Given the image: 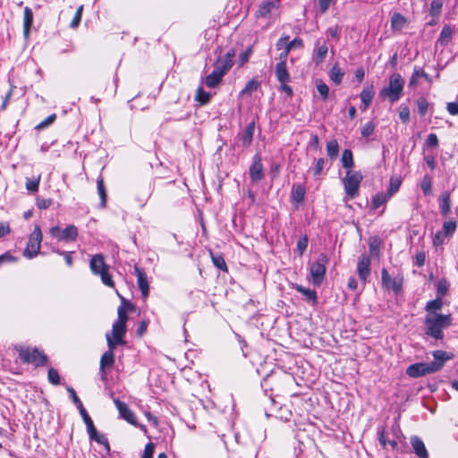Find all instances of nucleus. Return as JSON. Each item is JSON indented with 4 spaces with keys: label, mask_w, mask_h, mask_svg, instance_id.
<instances>
[{
    "label": "nucleus",
    "mask_w": 458,
    "mask_h": 458,
    "mask_svg": "<svg viewBox=\"0 0 458 458\" xmlns=\"http://www.w3.org/2000/svg\"><path fill=\"white\" fill-rule=\"evenodd\" d=\"M424 323L427 335L433 337L435 340H442L444 338L443 329L452 324V318L449 314L434 313L427 315Z\"/></svg>",
    "instance_id": "1"
},
{
    "label": "nucleus",
    "mask_w": 458,
    "mask_h": 458,
    "mask_svg": "<svg viewBox=\"0 0 458 458\" xmlns=\"http://www.w3.org/2000/svg\"><path fill=\"white\" fill-rule=\"evenodd\" d=\"M404 79L400 73L394 72L389 77L388 86L381 89L379 97L387 98L390 103L397 102L403 96Z\"/></svg>",
    "instance_id": "2"
},
{
    "label": "nucleus",
    "mask_w": 458,
    "mask_h": 458,
    "mask_svg": "<svg viewBox=\"0 0 458 458\" xmlns=\"http://www.w3.org/2000/svg\"><path fill=\"white\" fill-rule=\"evenodd\" d=\"M363 180V175L360 171L348 170L345 177L343 179L345 197L344 200L353 199L359 194L360 185Z\"/></svg>",
    "instance_id": "3"
},
{
    "label": "nucleus",
    "mask_w": 458,
    "mask_h": 458,
    "mask_svg": "<svg viewBox=\"0 0 458 458\" xmlns=\"http://www.w3.org/2000/svg\"><path fill=\"white\" fill-rule=\"evenodd\" d=\"M15 350L19 352V356L24 363H31L36 367H39L46 365L47 362V355L38 348L16 346Z\"/></svg>",
    "instance_id": "4"
},
{
    "label": "nucleus",
    "mask_w": 458,
    "mask_h": 458,
    "mask_svg": "<svg viewBox=\"0 0 458 458\" xmlns=\"http://www.w3.org/2000/svg\"><path fill=\"white\" fill-rule=\"evenodd\" d=\"M328 262V259L327 255L320 254L317 260L313 261L310 266V281L315 286H319L326 275L327 271V264Z\"/></svg>",
    "instance_id": "5"
},
{
    "label": "nucleus",
    "mask_w": 458,
    "mask_h": 458,
    "mask_svg": "<svg viewBox=\"0 0 458 458\" xmlns=\"http://www.w3.org/2000/svg\"><path fill=\"white\" fill-rule=\"evenodd\" d=\"M42 242V232L39 225H36L32 233L29 236L27 246L23 251V255L28 259L36 257L40 250Z\"/></svg>",
    "instance_id": "6"
},
{
    "label": "nucleus",
    "mask_w": 458,
    "mask_h": 458,
    "mask_svg": "<svg viewBox=\"0 0 458 458\" xmlns=\"http://www.w3.org/2000/svg\"><path fill=\"white\" fill-rule=\"evenodd\" d=\"M80 413L83 419L84 423L86 424L89 438L91 440L96 441L97 443H98L100 445H105L107 448V450H109V443H108L107 438L106 437L105 435L99 434L98 432V430L95 428L94 423H93L91 418L89 417V413L87 412L86 409L81 411Z\"/></svg>",
    "instance_id": "7"
},
{
    "label": "nucleus",
    "mask_w": 458,
    "mask_h": 458,
    "mask_svg": "<svg viewBox=\"0 0 458 458\" xmlns=\"http://www.w3.org/2000/svg\"><path fill=\"white\" fill-rule=\"evenodd\" d=\"M49 233L58 241L74 242L78 237V229L73 225H67L64 230H61L59 226H53L50 228Z\"/></svg>",
    "instance_id": "8"
},
{
    "label": "nucleus",
    "mask_w": 458,
    "mask_h": 458,
    "mask_svg": "<svg viewBox=\"0 0 458 458\" xmlns=\"http://www.w3.org/2000/svg\"><path fill=\"white\" fill-rule=\"evenodd\" d=\"M382 286L387 291H393L395 294H398L403 289V277L400 275L394 278L388 274L386 268L381 271Z\"/></svg>",
    "instance_id": "9"
},
{
    "label": "nucleus",
    "mask_w": 458,
    "mask_h": 458,
    "mask_svg": "<svg viewBox=\"0 0 458 458\" xmlns=\"http://www.w3.org/2000/svg\"><path fill=\"white\" fill-rule=\"evenodd\" d=\"M108 351L103 353L99 363V373L100 378L103 382L107 379L106 369L111 368L114 363V350L116 348L113 343L108 339Z\"/></svg>",
    "instance_id": "10"
},
{
    "label": "nucleus",
    "mask_w": 458,
    "mask_h": 458,
    "mask_svg": "<svg viewBox=\"0 0 458 458\" xmlns=\"http://www.w3.org/2000/svg\"><path fill=\"white\" fill-rule=\"evenodd\" d=\"M249 174L252 183H258L264 178L265 172L262 164L261 155L259 153H256L253 156L252 163L249 168Z\"/></svg>",
    "instance_id": "11"
},
{
    "label": "nucleus",
    "mask_w": 458,
    "mask_h": 458,
    "mask_svg": "<svg viewBox=\"0 0 458 458\" xmlns=\"http://www.w3.org/2000/svg\"><path fill=\"white\" fill-rule=\"evenodd\" d=\"M127 331L126 325L119 324L114 322L112 327V333H107L106 335V342L108 343V339L113 343L114 347L117 345L125 344V341L123 340V336L125 335Z\"/></svg>",
    "instance_id": "12"
},
{
    "label": "nucleus",
    "mask_w": 458,
    "mask_h": 458,
    "mask_svg": "<svg viewBox=\"0 0 458 458\" xmlns=\"http://www.w3.org/2000/svg\"><path fill=\"white\" fill-rule=\"evenodd\" d=\"M434 373L429 362H418L410 365L406 369V374L413 378Z\"/></svg>",
    "instance_id": "13"
},
{
    "label": "nucleus",
    "mask_w": 458,
    "mask_h": 458,
    "mask_svg": "<svg viewBox=\"0 0 458 458\" xmlns=\"http://www.w3.org/2000/svg\"><path fill=\"white\" fill-rule=\"evenodd\" d=\"M114 403L115 404V407L117 408V410L119 411V415L122 419H123L128 423H130L135 427L139 426L137 423V419H136L135 414L133 413L132 411H131L129 409L128 405L125 403L120 401L117 398L114 399Z\"/></svg>",
    "instance_id": "14"
},
{
    "label": "nucleus",
    "mask_w": 458,
    "mask_h": 458,
    "mask_svg": "<svg viewBox=\"0 0 458 458\" xmlns=\"http://www.w3.org/2000/svg\"><path fill=\"white\" fill-rule=\"evenodd\" d=\"M432 355L434 357V360L430 361L429 364L434 372L439 371L447 360L454 358L453 353H449L441 350L434 351Z\"/></svg>",
    "instance_id": "15"
},
{
    "label": "nucleus",
    "mask_w": 458,
    "mask_h": 458,
    "mask_svg": "<svg viewBox=\"0 0 458 458\" xmlns=\"http://www.w3.org/2000/svg\"><path fill=\"white\" fill-rule=\"evenodd\" d=\"M370 264L371 260L368 256L363 255L359 259L357 272L359 278L362 281L363 285H365L368 278L370 276Z\"/></svg>",
    "instance_id": "16"
},
{
    "label": "nucleus",
    "mask_w": 458,
    "mask_h": 458,
    "mask_svg": "<svg viewBox=\"0 0 458 458\" xmlns=\"http://www.w3.org/2000/svg\"><path fill=\"white\" fill-rule=\"evenodd\" d=\"M225 64L223 66L224 68L223 69L216 68L210 74H208L206 77L205 82L208 87L215 88L216 85H218L220 83L222 77L225 74V69L226 68V65H227V59L229 58V53L225 55Z\"/></svg>",
    "instance_id": "17"
},
{
    "label": "nucleus",
    "mask_w": 458,
    "mask_h": 458,
    "mask_svg": "<svg viewBox=\"0 0 458 458\" xmlns=\"http://www.w3.org/2000/svg\"><path fill=\"white\" fill-rule=\"evenodd\" d=\"M134 273L137 276L138 287L140 290L143 298H147L149 293V286L147 275L144 269L140 268L137 265L134 266Z\"/></svg>",
    "instance_id": "18"
},
{
    "label": "nucleus",
    "mask_w": 458,
    "mask_h": 458,
    "mask_svg": "<svg viewBox=\"0 0 458 458\" xmlns=\"http://www.w3.org/2000/svg\"><path fill=\"white\" fill-rule=\"evenodd\" d=\"M89 267L91 272L97 276L104 270H108V266L105 263L102 254H96L91 258Z\"/></svg>",
    "instance_id": "19"
},
{
    "label": "nucleus",
    "mask_w": 458,
    "mask_h": 458,
    "mask_svg": "<svg viewBox=\"0 0 458 458\" xmlns=\"http://www.w3.org/2000/svg\"><path fill=\"white\" fill-rule=\"evenodd\" d=\"M306 194V189L304 184H293L292 191H291V201L295 206L298 207L301 203L304 201Z\"/></svg>",
    "instance_id": "20"
},
{
    "label": "nucleus",
    "mask_w": 458,
    "mask_h": 458,
    "mask_svg": "<svg viewBox=\"0 0 458 458\" xmlns=\"http://www.w3.org/2000/svg\"><path fill=\"white\" fill-rule=\"evenodd\" d=\"M293 288L297 292L301 293L304 297V300L311 304L312 306L317 305L318 303V295L315 290H311L310 288H305L304 286L295 284L293 285Z\"/></svg>",
    "instance_id": "21"
},
{
    "label": "nucleus",
    "mask_w": 458,
    "mask_h": 458,
    "mask_svg": "<svg viewBox=\"0 0 458 458\" xmlns=\"http://www.w3.org/2000/svg\"><path fill=\"white\" fill-rule=\"evenodd\" d=\"M255 131V123H250L246 128L238 135V140L242 142L243 147H248L251 144L253 134Z\"/></svg>",
    "instance_id": "22"
},
{
    "label": "nucleus",
    "mask_w": 458,
    "mask_h": 458,
    "mask_svg": "<svg viewBox=\"0 0 458 458\" xmlns=\"http://www.w3.org/2000/svg\"><path fill=\"white\" fill-rule=\"evenodd\" d=\"M301 47H303V40L301 38H293L292 41H289L287 43V45H285V47H284V51H282L279 54L278 60L279 61L286 62L287 58H288L289 53L293 48H301Z\"/></svg>",
    "instance_id": "23"
},
{
    "label": "nucleus",
    "mask_w": 458,
    "mask_h": 458,
    "mask_svg": "<svg viewBox=\"0 0 458 458\" xmlns=\"http://www.w3.org/2000/svg\"><path fill=\"white\" fill-rule=\"evenodd\" d=\"M411 445L412 446V449L415 453V454L419 458H428V453L426 449V446L423 443V441L419 437H411Z\"/></svg>",
    "instance_id": "24"
},
{
    "label": "nucleus",
    "mask_w": 458,
    "mask_h": 458,
    "mask_svg": "<svg viewBox=\"0 0 458 458\" xmlns=\"http://www.w3.org/2000/svg\"><path fill=\"white\" fill-rule=\"evenodd\" d=\"M419 78L420 79L423 78L428 82L431 81L429 75L427 72H425L422 68H420L419 66H415L413 69V72L409 81V87L415 88L419 83V81H418Z\"/></svg>",
    "instance_id": "25"
},
{
    "label": "nucleus",
    "mask_w": 458,
    "mask_h": 458,
    "mask_svg": "<svg viewBox=\"0 0 458 458\" xmlns=\"http://www.w3.org/2000/svg\"><path fill=\"white\" fill-rule=\"evenodd\" d=\"M316 47H317L314 50V54H313V60H314L315 64L318 65V64H322L324 62V60L326 59V56L328 52V47L326 42L319 45L318 41L316 42Z\"/></svg>",
    "instance_id": "26"
},
{
    "label": "nucleus",
    "mask_w": 458,
    "mask_h": 458,
    "mask_svg": "<svg viewBox=\"0 0 458 458\" xmlns=\"http://www.w3.org/2000/svg\"><path fill=\"white\" fill-rule=\"evenodd\" d=\"M408 25L406 18L399 13H395L391 17V29L393 31H402Z\"/></svg>",
    "instance_id": "27"
},
{
    "label": "nucleus",
    "mask_w": 458,
    "mask_h": 458,
    "mask_svg": "<svg viewBox=\"0 0 458 458\" xmlns=\"http://www.w3.org/2000/svg\"><path fill=\"white\" fill-rule=\"evenodd\" d=\"M375 91L374 87L372 85L365 87L361 92H360V100H361V108L363 110H366L370 103L372 102V99L374 98Z\"/></svg>",
    "instance_id": "28"
},
{
    "label": "nucleus",
    "mask_w": 458,
    "mask_h": 458,
    "mask_svg": "<svg viewBox=\"0 0 458 458\" xmlns=\"http://www.w3.org/2000/svg\"><path fill=\"white\" fill-rule=\"evenodd\" d=\"M439 209L443 216H448L451 213V199L450 192L444 191L439 199Z\"/></svg>",
    "instance_id": "29"
},
{
    "label": "nucleus",
    "mask_w": 458,
    "mask_h": 458,
    "mask_svg": "<svg viewBox=\"0 0 458 458\" xmlns=\"http://www.w3.org/2000/svg\"><path fill=\"white\" fill-rule=\"evenodd\" d=\"M275 73L279 82L290 81V74L286 69V62L279 61L276 65Z\"/></svg>",
    "instance_id": "30"
},
{
    "label": "nucleus",
    "mask_w": 458,
    "mask_h": 458,
    "mask_svg": "<svg viewBox=\"0 0 458 458\" xmlns=\"http://www.w3.org/2000/svg\"><path fill=\"white\" fill-rule=\"evenodd\" d=\"M33 23V12L31 8L26 6L23 13V34L25 38L30 35V29Z\"/></svg>",
    "instance_id": "31"
},
{
    "label": "nucleus",
    "mask_w": 458,
    "mask_h": 458,
    "mask_svg": "<svg viewBox=\"0 0 458 458\" xmlns=\"http://www.w3.org/2000/svg\"><path fill=\"white\" fill-rule=\"evenodd\" d=\"M329 78L335 84L339 85L344 76V72L340 68L338 64H335L329 71Z\"/></svg>",
    "instance_id": "32"
},
{
    "label": "nucleus",
    "mask_w": 458,
    "mask_h": 458,
    "mask_svg": "<svg viewBox=\"0 0 458 458\" xmlns=\"http://www.w3.org/2000/svg\"><path fill=\"white\" fill-rule=\"evenodd\" d=\"M391 198L386 192H378L371 199V208L377 209L386 205Z\"/></svg>",
    "instance_id": "33"
},
{
    "label": "nucleus",
    "mask_w": 458,
    "mask_h": 458,
    "mask_svg": "<svg viewBox=\"0 0 458 458\" xmlns=\"http://www.w3.org/2000/svg\"><path fill=\"white\" fill-rule=\"evenodd\" d=\"M443 307V300L442 297L437 296L436 299L429 301L427 302L425 306V310L428 313V315H432L437 313V310H440Z\"/></svg>",
    "instance_id": "34"
},
{
    "label": "nucleus",
    "mask_w": 458,
    "mask_h": 458,
    "mask_svg": "<svg viewBox=\"0 0 458 458\" xmlns=\"http://www.w3.org/2000/svg\"><path fill=\"white\" fill-rule=\"evenodd\" d=\"M453 35V29L450 25H445L441 30L440 37L438 38V43L445 47L448 42L451 40Z\"/></svg>",
    "instance_id": "35"
},
{
    "label": "nucleus",
    "mask_w": 458,
    "mask_h": 458,
    "mask_svg": "<svg viewBox=\"0 0 458 458\" xmlns=\"http://www.w3.org/2000/svg\"><path fill=\"white\" fill-rule=\"evenodd\" d=\"M210 256L215 267L225 272H227V265L225 263L224 257L220 253H215L210 250Z\"/></svg>",
    "instance_id": "36"
},
{
    "label": "nucleus",
    "mask_w": 458,
    "mask_h": 458,
    "mask_svg": "<svg viewBox=\"0 0 458 458\" xmlns=\"http://www.w3.org/2000/svg\"><path fill=\"white\" fill-rule=\"evenodd\" d=\"M327 154L332 160L335 159L339 154V145L336 140H331L327 143Z\"/></svg>",
    "instance_id": "37"
},
{
    "label": "nucleus",
    "mask_w": 458,
    "mask_h": 458,
    "mask_svg": "<svg viewBox=\"0 0 458 458\" xmlns=\"http://www.w3.org/2000/svg\"><path fill=\"white\" fill-rule=\"evenodd\" d=\"M344 168L350 170L354 165L352 152L350 149H344L341 158Z\"/></svg>",
    "instance_id": "38"
},
{
    "label": "nucleus",
    "mask_w": 458,
    "mask_h": 458,
    "mask_svg": "<svg viewBox=\"0 0 458 458\" xmlns=\"http://www.w3.org/2000/svg\"><path fill=\"white\" fill-rule=\"evenodd\" d=\"M420 189L425 196L432 194V178L428 174H425L420 182Z\"/></svg>",
    "instance_id": "39"
},
{
    "label": "nucleus",
    "mask_w": 458,
    "mask_h": 458,
    "mask_svg": "<svg viewBox=\"0 0 458 458\" xmlns=\"http://www.w3.org/2000/svg\"><path fill=\"white\" fill-rule=\"evenodd\" d=\"M275 8V4L270 1L263 2L257 12L258 17H266Z\"/></svg>",
    "instance_id": "40"
},
{
    "label": "nucleus",
    "mask_w": 458,
    "mask_h": 458,
    "mask_svg": "<svg viewBox=\"0 0 458 458\" xmlns=\"http://www.w3.org/2000/svg\"><path fill=\"white\" fill-rule=\"evenodd\" d=\"M211 98L210 93L206 92L201 86H199L196 90L195 100L198 101L200 105H206L209 102Z\"/></svg>",
    "instance_id": "41"
},
{
    "label": "nucleus",
    "mask_w": 458,
    "mask_h": 458,
    "mask_svg": "<svg viewBox=\"0 0 458 458\" xmlns=\"http://www.w3.org/2000/svg\"><path fill=\"white\" fill-rule=\"evenodd\" d=\"M97 184H98V195L101 199L100 205L102 208H105L107 196H106V188H105V184H104V180L102 177H99L98 179Z\"/></svg>",
    "instance_id": "42"
},
{
    "label": "nucleus",
    "mask_w": 458,
    "mask_h": 458,
    "mask_svg": "<svg viewBox=\"0 0 458 458\" xmlns=\"http://www.w3.org/2000/svg\"><path fill=\"white\" fill-rule=\"evenodd\" d=\"M316 87L321 98L327 100L329 95V87L322 80L316 81Z\"/></svg>",
    "instance_id": "43"
},
{
    "label": "nucleus",
    "mask_w": 458,
    "mask_h": 458,
    "mask_svg": "<svg viewBox=\"0 0 458 458\" xmlns=\"http://www.w3.org/2000/svg\"><path fill=\"white\" fill-rule=\"evenodd\" d=\"M449 289V283L446 279H439L437 283V296L444 297Z\"/></svg>",
    "instance_id": "44"
},
{
    "label": "nucleus",
    "mask_w": 458,
    "mask_h": 458,
    "mask_svg": "<svg viewBox=\"0 0 458 458\" xmlns=\"http://www.w3.org/2000/svg\"><path fill=\"white\" fill-rule=\"evenodd\" d=\"M41 176L38 175L36 178H26V189L30 192H37L38 191L39 182Z\"/></svg>",
    "instance_id": "45"
},
{
    "label": "nucleus",
    "mask_w": 458,
    "mask_h": 458,
    "mask_svg": "<svg viewBox=\"0 0 458 458\" xmlns=\"http://www.w3.org/2000/svg\"><path fill=\"white\" fill-rule=\"evenodd\" d=\"M235 335V339L237 342L238 348L240 349L242 357L247 358L250 352V348L246 344L245 340L242 338V336L238 334Z\"/></svg>",
    "instance_id": "46"
},
{
    "label": "nucleus",
    "mask_w": 458,
    "mask_h": 458,
    "mask_svg": "<svg viewBox=\"0 0 458 458\" xmlns=\"http://www.w3.org/2000/svg\"><path fill=\"white\" fill-rule=\"evenodd\" d=\"M457 224L454 220L445 221L443 224V232L446 236L453 235L456 231Z\"/></svg>",
    "instance_id": "47"
},
{
    "label": "nucleus",
    "mask_w": 458,
    "mask_h": 458,
    "mask_svg": "<svg viewBox=\"0 0 458 458\" xmlns=\"http://www.w3.org/2000/svg\"><path fill=\"white\" fill-rule=\"evenodd\" d=\"M443 3L440 0H433L430 3L429 13L433 17H437L441 13Z\"/></svg>",
    "instance_id": "48"
},
{
    "label": "nucleus",
    "mask_w": 458,
    "mask_h": 458,
    "mask_svg": "<svg viewBox=\"0 0 458 458\" xmlns=\"http://www.w3.org/2000/svg\"><path fill=\"white\" fill-rule=\"evenodd\" d=\"M68 393L70 394V396L73 402V403L77 406V408L79 409L80 412L83 410H85L81 401L80 400V398L78 397L75 390L71 387V386H67L66 387Z\"/></svg>",
    "instance_id": "49"
},
{
    "label": "nucleus",
    "mask_w": 458,
    "mask_h": 458,
    "mask_svg": "<svg viewBox=\"0 0 458 458\" xmlns=\"http://www.w3.org/2000/svg\"><path fill=\"white\" fill-rule=\"evenodd\" d=\"M251 55H252L251 47H248L246 50H244L242 53H241L238 56V60H237L238 66L241 67L243 64H245L249 61Z\"/></svg>",
    "instance_id": "50"
},
{
    "label": "nucleus",
    "mask_w": 458,
    "mask_h": 458,
    "mask_svg": "<svg viewBox=\"0 0 458 458\" xmlns=\"http://www.w3.org/2000/svg\"><path fill=\"white\" fill-rule=\"evenodd\" d=\"M417 106H418V112L421 116H424L428 111V100L420 97L417 100Z\"/></svg>",
    "instance_id": "51"
},
{
    "label": "nucleus",
    "mask_w": 458,
    "mask_h": 458,
    "mask_svg": "<svg viewBox=\"0 0 458 458\" xmlns=\"http://www.w3.org/2000/svg\"><path fill=\"white\" fill-rule=\"evenodd\" d=\"M47 378H48V381L53 384V385H58L60 383V376H59V373L58 371L54 369V368H50L48 369V373H47Z\"/></svg>",
    "instance_id": "52"
},
{
    "label": "nucleus",
    "mask_w": 458,
    "mask_h": 458,
    "mask_svg": "<svg viewBox=\"0 0 458 458\" xmlns=\"http://www.w3.org/2000/svg\"><path fill=\"white\" fill-rule=\"evenodd\" d=\"M375 127L376 125L374 124L373 122H369L367 123L366 124H364V126L361 128V136L363 138H368L369 137L370 135L373 134L374 131H375Z\"/></svg>",
    "instance_id": "53"
},
{
    "label": "nucleus",
    "mask_w": 458,
    "mask_h": 458,
    "mask_svg": "<svg viewBox=\"0 0 458 458\" xmlns=\"http://www.w3.org/2000/svg\"><path fill=\"white\" fill-rule=\"evenodd\" d=\"M117 315H118V318L115 322L119 323V324L126 325V323L128 321V316H127V311L123 306L118 307Z\"/></svg>",
    "instance_id": "54"
},
{
    "label": "nucleus",
    "mask_w": 458,
    "mask_h": 458,
    "mask_svg": "<svg viewBox=\"0 0 458 458\" xmlns=\"http://www.w3.org/2000/svg\"><path fill=\"white\" fill-rule=\"evenodd\" d=\"M308 243H309V239H308L307 235H304L303 237H301L298 240V242H297V250H298L300 256H301L305 252V250H307Z\"/></svg>",
    "instance_id": "55"
},
{
    "label": "nucleus",
    "mask_w": 458,
    "mask_h": 458,
    "mask_svg": "<svg viewBox=\"0 0 458 458\" xmlns=\"http://www.w3.org/2000/svg\"><path fill=\"white\" fill-rule=\"evenodd\" d=\"M400 185H401L400 180L391 179L389 188L386 193L387 195H389L390 198H392L394 196V194L399 191Z\"/></svg>",
    "instance_id": "56"
},
{
    "label": "nucleus",
    "mask_w": 458,
    "mask_h": 458,
    "mask_svg": "<svg viewBox=\"0 0 458 458\" xmlns=\"http://www.w3.org/2000/svg\"><path fill=\"white\" fill-rule=\"evenodd\" d=\"M53 204L52 199H43L41 197H37L36 205L39 209H47Z\"/></svg>",
    "instance_id": "57"
},
{
    "label": "nucleus",
    "mask_w": 458,
    "mask_h": 458,
    "mask_svg": "<svg viewBox=\"0 0 458 458\" xmlns=\"http://www.w3.org/2000/svg\"><path fill=\"white\" fill-rule=\"evenodd\" d=\"M326 159L321 157V158H318L317 161H316V164H315V166L313 168V174L315 176H318L322 174L323 172V169H324V166L326 165Z\"/></svg>",
    "instance_id": "58"
},
{
    "label": "nucleus",
    "mask_w": 458,
    "mask_h": 458,
    "mask_svg": "<svg viewBox=\"0 0 458 458\" xmlns=\"http://www.w3.org/2000/svg\"><path fill=\"white\" fill-rule=\"evenodd\" d=\"M399 118L403 123H407L410 120V109L407 106L402 105L399 108Z\"/></svg>",
    "instance_id": "59"
},
{
    "label": "nucleus",
    "mask_w": 458,
    "mask_h": 458,
    "mask_svg": "<svg viewBox=\"0 0 458 458\" xmlns=\"http://www.w3.org/2000/svg\"><path fill=\"white\" fill-rule=\"evenodd\" d=\"M98 276H100L101 281L105 285H107L109 287L114 286V283L111 276L109 275L108 270L102 271V273L99 274Z\"/></svg>",
    "instance_id": "60"
},
{
    "label": "nucleus",
    "mask_w": 458,
    "mask_h": 458,
    "mask_svg": "<svg viewBox=\"0 0 458 458\" xmlns=\"http://www.w3.org/2000/svg\"><path fill=\"white\" fill-rule=\"evenodd\" d=\"M55 119H56V114H52L49 116H47L44 121H42L40 123H38L36 126V129H38V130L45 129L48 125L53 123L55 121Z\"/></svg>",
    "instance_id": "61"
},
{
    "label": "nucleus",
    "mask_w": 458,
    "mask_h": 458,
    "mask_svg": "<svg viewBox=\"0 0 458 458\" xmlns=\"http://www.w3.org/2000/svg\"><path fill=\"white\" fill-rule=\"evenodd\" d=\"M425 145L428 148H437L438 146V139L435 133H430L428 135Z\"/></svg>",
    "instance_id": "62"
},
{
    "label": "nucleus",
    "mask_w": 458,
    "mask_h": 458,
    "mask_svg": "<svg viewBox=\"0 0 458 458\" xmlns=\"http://www.w3.org/2000/svg\"><path fill=\"white\" fill-rule=\"evenodd\" d=\"M335 1V0H318L319 13L321 14L325 13Z\"/></svg>",
    "instance_id": "63"
},
{
    "label": "nucleus",
    "mask_w": 458,
    "mask_h": 458,
    "mask_svg": "<svg viewBox=\"0 0 458 458\" xmlns=\"http://www.w3.org/2000/svg\"><path fill=\"white\" fill-rule=\"evenodd\" d=\"M155 445L152 443H148L145 445L144 452L141 458H153Z\"/></svg>",
    "instance_id": "64"
}]
</instances>
